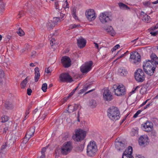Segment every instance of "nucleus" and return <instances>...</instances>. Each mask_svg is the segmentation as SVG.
<instances>
[{"mask_svg": "<svg viewBox=\"0 0 158 158\" xmlns=\"http://www.w3.org/2000/svg\"><path fill=\"white\" fill-rule=\"evenodd\" d=\"M130 59L133 60L135 64H138L141 61V56L137 52H133L131 53Z\"/></svg>", "mask_w": 158, "mask_h": 158, "instance_id": "8", "label": "nucleus"}, {"mask_svg": "<svg viewBox=\"0 0 158 158\" xmlns=\"http://www.w3.org/2000/svg\"><path fill=\"white\" fill-rule=\"evenodd\" d=\"M124 152H126L127 153V154H130L132 155L133 152L132 148L131 146H129L128 147V148L126 149Z\"/></svg>", "mask_w": 158, "mask_h": 158, "instance_id": "33", "label": "nucleus"}, {"mask_svg": "<svg viewBox=\"0 0 158 158\" xmlns=\"http://www.w3.org/2000/svg\"><path fill=\"white\" fill-rule=\"evenodd\" d=\"M151 59V60H148V61L152 63V64L154 65L158 64V57L154 53H152L150 56Z\"/></svg>", "mask_w": 158, "mask_h": 158, "instance_id": "20", "label": "nucleus"}, {"mask_svg": "<svg viewBox=\"0 0 158 158\" xmlns=\"http://www.w3.org/2000/svg\"><path fill=\"white\" fill-rule=\"evenodd\" d=\"M143 5L145 6L149 7L151 5V3L149 1L145 2H143Z\"/></svg>", "mask_w": 158, "mask_h": 158, "instance_id": "43", "label": "nucleus"}, {"mask_svg": "<svg viewBox=\"0 0 158 158\" xmlns=\"http://www.w3.org/2000/svg\"><path fill=\"white\" fill-rule=\"evenodd\" d=\"M31 92L32 90L31 89L28 88L27 89V94L28 95H31Z\"/></svg>", "mask_w": 158, "mask_h": 158, "instance_id": "57", "label": "nucleus"}, {"mask_svg": "<svg viewBox=\"0 0 158 158\" xmlns=\"http://www.w3.org/2000/svg\"><path fill=\"white\" fill-rule=\"evenodd\" d=\"M5 106L6 108L7 109H11L12 107L11 103L9 101H6L5 104Z\"/></svg>", "mask_w": 158, "mask_h": 158, "instance_id": "29", "label": "nucleus"}, {"mask_svg": "<svg viewBox=\"0 0 158 158\" xmlns=\"http://www.w3.org/2000/svg\"><path fill=\"white\" fill-rule=\"evenodd\" d=\"M60 22V18L59 17H54L53 19V23L55 25L57 24V23Z\"/></svg>", "mask_w": 158, "mask_h": 158, "instance_id": "34", "label": "nucleus"}, {"mask_svg": "<svg viewBox=\"0 0 158 158\" xmlns=\"http://www.w3.org/2000/svg\"><path fill=\"white\" fill-rule=\"evenodd\" d=\"M51 68H50V67H48L47 69H46L45 70V72H46L47 73H51Z\"/></svg>", "mask_w": 158, "mask_h": 158, "instance_id": "55", "label": "nucleus"}, {"mask_svg": "<svg viewBox=\"0 0 158 158\" xmlns=\"http://www.w3.org/2000/svg\"><path fill=\"white\" fill-rule=\"evenodd\" d=\"M35 70V82L38 81L40 77V70L38 67H36L34 69Z\"/></svg>", "mask_w": 158, "mask_h": 158, "instance_id": "22", "label": "nucleus"}, {"mask_svg": "<svg viewBox=\"0 0 158 158\" xmlns=\"http://www.w3.org/2000/svg\"><path fill=\"white\" fill-rule=\"evenodd\" d=\"M94 44H95V47L98 49V51H99V48L98 44L95 42H94Z\"/></svg>", "mask_w": 158, "mask_h": 158, "instance_id": "60", "label": "nucleus"}, {"mask_svg": "<svg viewBox=\"0 0 158 158\" xmlns=\"http://www.w3.org/2000/svg\"><path fill=\"white\" fill-rule=\"evenodd\" d=\"M61 62L63 66L67 68L69 67L71 64V61L70 58L67 56H64L62 57Z\"/></svg>", "mask_w": 158, "mask_h": 158, "instance_id": "15", "label": "nucleus"}, {"mask_svg": "<svg viewBox=\"0 0 158 158\" xmlns=\"http://www.w3.org/2000/svg\"><path fill=\"white\" fill-rule=\"evenodd\" d=\"M7 146V142H6L4 143L0 149V153H3L5 151V149H6V147Z\"/></svg>", "mask_w": 158, "mask_h": 158, "instance_id": "28", "label": "nucleus"}, {"mask_svg": "<svg viewBox=\"0 0 158 158\" xmlns=\"http://www.w3.org/2000/svg\"><path fill=\"white\" fill-rule=\"evenodd\" d=\"M80 26V25L78 24H72L70 25V27L71 29H73L78 27Z\"/></svg>", "mask_w": 158, "mask_h": 158, "instance_id": "49", "label": "nucleus"}, {"mask_svg": "<svg viewBox=\"0 0 158 158\" xmlns=\"http://www.w3.org/2000/svg\"><path fill=\"white\" fill-rule=\"evenodd\" d=\"M55 26V25L53 23V22H48L47 23V27L48 29H52Z\"/></svg>", "mask_w": 158, "mask_h": 158, "instance_id": "31", "label": "nucleus"}, {"mask_svg": "<svg viewBox=\"0 0 158 158\" xmlns=\"http://www.w3.org/2000/svg\"><path fill=\"white\" fill-rule=\"evenodd\" d=\"M4 73L3 70L0 69V84L2 83V78L4 77Z\"/></svg>", "mask_w": 158, "mask_h": 158, "instance_id": "32", "label": "nucleus"}, {"mask_svg": "<svg viewBox=\"0 0 158 158\" xmlns=\"http://www.w3.org/2000/svg\"><path fill=\"white\" fill-rule=\"evenodd\" d=\"M120 47V45L118 44L115 46L111 50L112 52L115 51L117 49Z\"/></svg>", "mask_w": 158, "mask_h": 158, "instance_id": "44", "label": "nucleus"}, {"mask_svg": "<svg viewBox=\"0 0 158 158\" xmlns=\"http://www.w3.org/2000/svg\"><path fill=\"white\" fill-rule=\"evenodd\" d=\"M107 112L108 117L112 120H116L120 117L119 110L116 107L112 106L110 108Z\"/></svg>", "mask_w": 158, "mask_h": 158, "instance_id": "1", "label": "nucleus"}, {"mask_svg": "<svg viewBox=\"0 0 158 158\" xmlns=\"http://www.w3.org/2000/svg\"><path fill=\"white\" fill-rule=\"evenodd\" d=\"M142 125L145 129V131L147 132L151 131L153 127V124L150 121H147L144 124H142Z\"/></svg>", "mask_w": 158, "mask_h": 158, "instance_id": "17", "label": "nucleus"}, {"mask_svg": "<svg viewBox=\"0 0 158 158\" xmlns=\"http://www.w3.org/2000/svg\"><path fill=\"white\" fill-rule=\"evenodd\" d=\"M31 107V106H29L26 112L25 115H27L29 113L30 111H29V110Z\"/></svg>", "mask_w": 158, "mask_h": 158, "instance_id": "53", "label": "nucleus"}, {"mask_svg": "<svg viewBox=\"0 0 158 158\" xmlns=\"http://www.w3.org/2000/svg\"><path fill=\"white\" fill-rule=\"evenodd\" d=\"M118 5L120 8L122 9L130 10V8L126 4L122 3L119 2L118 3Z\"/></svg>", "mask_w": 158, "mask_h": 158, "instance_id": "24", "label": "nucleus"}, {"mask_svg": "<svg viewBox=\"0 0 158 158\" xmlns=\"http://www.w3.org/2000/svg\"><path fill=\"white\" fill-rule=\"evenodd\" d=\"M88 87V86H85V87H84L78 93V94H82L84 93L87 89Z\"/></svg>", "mask_w": 158, "mask_h": 158, "instance_id": "40", "label": "nucleus"}, {"mask_svg": "<svg viewBox=\"0 0 158 158\" xmlns=\"http://www.w3.org/2000/svg\"><path fill=\"white\" fill-rule=\"evenodd\" d=\"M60 79L61 82H71L73 80L71 77L68 73H62L60 74Z\"/></svg>", "mask_w": 158, "mask_h": 158, "instance_id": "10", "label": "nucleus"}, {"mask_svg": "<svg viewBox=\"0 0 158 158\" xmlns=\"http://www.w3.org/2000/svg\"><path fill=\"white\" fill-rule=\"evenodd\" d=\"M47 88V83H44L42 84L41 89L44 92H45L46 91Z\"/></svg>", "mask_w": 158, "mask_h": 158, "instance_id": "38", "label": "nucleus"}, {"mask_svg": "<svg viewBox=\"0 0 158 158\" xmlns=\"http://www.w3.org/2000/svg\"><path fill=\"white\" fill-rule=\"evenodd\" d=\"M73 108L71 111H69V112L72 113L76 111L78 109L79 106L78 104H75L74 106H73Z\"/></svg>", "mask_w": 158, "mask_h": 158, "instance_id": "37", "label": "nucleus"}, {"mask_svg": "<svg viewBox=\"0 0 158 158\" xmlns=\"http://www.w3.org/2000/svg\"><path fill=\"white\" fill-rule=\"evenodd\" d=\"M118 73L121 76L126 75L127 73V71L125 69H119L118 70Z\"/></svg>", "mask_w": 158, "mask_h": 158, "instance_id": "26", "label": "nucleus"}, {"mask_svg": "<svg viewBox=\"0 0 158 158\" xmlns=\"http://www.w3.org/2000/svg\"><path fill=\"white\" fill-rule=\"evenodd\" d=\"M23 12L21 11L19 12L18 15V18H20L23 15Z\"/></svg>", "mask_w": 158, "mask_h": 158, "instance_id": "59", "label": "nucleus"}, {"mask_svg": "<svg viewBox=\"0 0 158 158\" xmlns=\"http://www.w3.org/2000/svg\"><path fill=\"white\" fill-rule=\"evenodd\" d=\"M72 149L71 142H68L67 143L64 144L63 146L61 148V153L63 155H66L70 152Z\"/></svg>", "mask_w": 158, "mask_h": 158, "instance_id": "7", "label": "nucleus"}, {"mask_svg": "<svg viewBox=\"0 0 158 158\" xmlns=\"http://www.w3.org/2000/svg\"><path fill=\"white\" fill-rule=\"evenodd\" d=\"M139 18L141 19L143 21L147 23H149L150 21V17L143 11H141L139 15Z\"/></svg>", "mask_w": 158, "mask_h": 158, "instance_id": "18", "label": "nucleus"}, {"mask_svg": "<svg viewBox=\"0 0 158 158\" xmlns=\"http://www.w3.org/2000/svg\"><path fill=\"white\" fill-rule=\"evenodd\" d=\"M27 82V81L26 79H24L21 83L20 84V85L21 87V88L23 89L24 88Z\"/></svg>", "mask_w": 158, "mask_h": 158, "instance_id": "36", "label": "nucleus"}, {"mask_svg": "<svg viewBox=\"0 0 158 158\" xmlns=\"http://www.w3.org/2000/svg\"><path fill=\"white\" fill-rule=\"evenodd\" d=\"M116 88L114 89L115 94L117 96H121L124 95L125 94L126 90L125 87L123 85L115 86Z\"/></svg>", "mask_w": 158, "mask_h": 158, "instance_id": "9", "label": "nucleus"}, {"mask_svg": "<svg viewBox=\"0 0 158 158\" xmlns=\"http://www.w3.org/2000/svg\"><path fill=\"white\" fill-rule=\"evenodd\" d=\"M9 119L8 117L7 116H4L2 117V122L4 123L7 121Z\"/></svg>", "mask_w": 158, "mask_h": 158, "instance_id": "41", "label": "nucleus"}, {"mask_svg": "<svg viewBox=\"0 0 158 158\" xmlns=\"http://www.w3.org/2000/svg\"><path fill=\"white\" fill-rule=\"evenodd\" d=\"M35 132V129L34 127H31L27 131L25 138L23 139V143H26L29 139L33 136Z\"/></svg>", "mask_w": 158, "mask_h": 158, "instance_id": "14", "label": "nucleus"}, {"mask_svg": "<svg viewBox=\"0 0 158 158\" xmlns=\"http://www.w3.org/2000/svg\"><path fill=\"white\" fill-rule=\"evenodd\" d=\"M145 63L144 62V64L143 67L145 72L148 75L150 76L152 75L154 72L155 69L156 67V65L152 64L150 61L146 60Z\"/></svg>", "mask_w": 158, "mask_h": 158, "instance_id": "3", "label": "nucleus"}, {"mask_svg": "<svg viewBox=\"0 0 158 158\" xmlns=\"http://www.w3.org/2000/svg\"><path fill=\"white\" fill-rule=\"evenodd\" d=\"M150 131L149 134L152 137L154 138L156 136L157 133L155 131L152 129Z\"/></svg>", "mask_w": 158, "mask_h": 158, "instance_id": "35", "label": "nucleus"}, {"mask_svg": "<svg viewBox=\"0 0 158 158\" xmlns=\"http://www.w3.org/2000/svg\"><path fill=\"white\" fill-rule=\"evenodd\" d=\"M97 105L96 101L94 100H91L89 101V105L92 108H95Z\"/></svg>", "mask_w": 158, "mask_h": 158, "instance_id": "25", "label": "nucleus"}, {"mask_svg": "<svg viewBox=\"0 0 158 158\" xmlns=\"http://www.w3.org/2000/svg\"><path fill=\"white\" fill-rule=\"evenodd\" d=\"M5 5L2 2L0 4V9H1V11H2L4 10Z\"/></svg>", "mask_w": 158, "mask_h": 158, "instance_id": "52", "label": "nucleus"}, {"mask_svg": "<svg viewBox=\"0 0 158 158\" xmlns=\"http://www.w3.org/2000/svg\"><path fill=\"white\" fill-rule=\"evenodd\" d=\"M85 14L88 19L89 21L94 20L96 17V14L93 9L88 10L86 12Z\"/></svg>", "mask_w": 158, "mask_h": 158, "instance_id": "12", "label": "nucleus"}, {"mask_svg": "<svg viewBox=\"0 0 158 158\" xmlns=\"http://www.w3.org/2000/svg\"><path fill=\"white\" fill-rule=\"evenodd\" d=\"M105 30L110 35L113 36L115 35V32L112 27L108 26L106 28H105Z\"/></svg>", "mask_w": 158, "mask_h": 158, "instance_id": "23", "label": "nucleus"}, {"mask_svg": "<svg viewBox=\"0 0 158 158\" xmlns=\"http://www.w3.org/2000/svg\"><path fill=\"white\" fill-rule=\"evenodd\" d=\"M103 97L105 101H110L113 99V97L111 92L107 89H105L104 90Z\"/></svg>", "mask_w": 158, "mask_h": 158, "instance_id": "16", "label": "nucleus"}, {"mask_svg": "<svg viewBox=\"0 0 158 158\" xmlns=\"http://www.w3.org/2000/svg\"><path fill=\"white\" fill-rule=\"evenodd\" d=\"M73 106L71 105H69V106L68 107L67 109V111L69 113H71L69 112V111H71V110H73Z\"/></svg>", "mask_w": 158, "mask_h": 158, "instance_id": "47", "label": "nucleus"}, {"mask_svg": "<svg viewBox=\"0 0 158 158\" xmlns=\"http://www.w3.org/2000/svg\"><path fill=\"white\" fill-rule=\"evenodd\" d=\"M150 33L153 36H156L158 32L157 31L155 32L152 31L150 32Z\"/></svg>", "mask_w": 158, "mask_h": 158, "instance_id": "56", "label": "nucleus"}, {"mask_svg": "<svg viewBox=\"0 0 158 158\" xmlns=\"http://www.w3.org/2000/svg\"><path fill=\"white\" fill-rule=\"evenodd\" d=\"M126 54V52H125L124 54H122L121 56L118 57L117 58V60H118V59H119L120 58H121L123 56H125Z\"/></svg>", "mask_w": 158, "mask_h": 158, "instance_id": "62", "label": "nucleus"}, {"mask_svg": "<svg viewBox=\"0 0 158 158\" xmlns=\"http://www.w3.org/2000/svg\"><path fill=\"white\" fill-rule=\"evenodd\" d=\"M8 127H6L4 128L3 131V133H6V131L8 130Z\"/></svg>", "mask_w": 158, "mask_h": 158, "instance_id": "61", "label": "nucleus"}, {"mask_svg": "<svg viewBox=\"0 0 158 158\" xmlns=\"http://www.w3.org/2000/svg\"><path fill=\"white\" fill-rule=\"evenodd\" d=\"M41 156L39 158H45V154H41Z\"/></svg>", "mask_w": 158, "mask_h": 158, "instance_id": "64", "label": "nucleus"}, {"mask_svg": "<svg viewBox=\"0 0 158 158\" xmlns=\"http://www.w3.org/2000/svg\"><path fill=\"white\" fill-rule=\"evenodd\" d=\"M115 148L118 151L123 150L125 148L124 144L122 142L119 141L116 139L115 141Z\"/></svg>", "mask_w": 158, "mask_h": 158, "instance_id": "19", "label": "nucleus"}, {"mask_svg": "<svg viewBox=\"0 0 158 158\" xmlns=\"http://www.w3.org/2000/svg\"><path fill=\"white\" fill-rule=\"evenodd\" d=\"M149 100V99H147L145 101L143 102L142 104H141L140 105V106H142L144 105L148 102V101Z\"/></svg>", "mask_w": 158, "mask_h": 158, "instance_id": "63", "label": "nucleus"}, {"mask_svg": "<svg viewBox=\"0 0 158 158\" xmlns=\"http://www.w3.org/2000/svg\"><path fill=\"white\" fill-rule=\"evenodd\" d=\"M111 17L110 12L106 11L100 13L99 18L102 23L105 24L112 20Z\"/></svg>", "mask_w": 158, "mask_h": 158, "instance_id": "4", "label": "nucleus"}, {"mask_svg": "<svg viewBox=\"0 0 158 158\" xmlns=\"http://www.w3.org/2000/svg\"><path fill=\"white\" fill-rule=\"evenodd\" d=\"M30 46L27 44H25L24 46V48L22 49L21 52L22 53L24 52L26 50L29 51L30 50Z\"/></svg>", "mask_w": 158, "mask_h": 158, "instance_id": "30", "label": "nucleus"}, {"mask_svg": "<svg viewBox=\"0 0 158 158\" xmlns=\"http://www.w3.org/2000/svg\"><path fill=\"white\" fill-rule=\"evenodd\" d=\"M17 33L19 35L22 36L24 35V33L23 31L20 28L19 30L17 31Z\"/></svg>", "mask_w": 158, "mask_h": 158, "instance_id": "39", "label": "nucleus"}, {"mask_svg": "<svg viewBox=\"0 0 158 158\" xmlns=\"http://www.w3.org/2000/svg\"><path fill=\"white\" fill-rule=\"evenodd\" d=\"M133 157L132 155L130 154H127L126 152H124L122 157V158H132Z\"/></svg>", "mask_w": 158, "mask_h": 158, "instance_id": "27", "label": "nucleus"}, {"mask_svg": "<svg viewBox=\"0 0 158 158\" xmlns=\"http://www.w3.org/2000/svg\"><path fill=\"white\" fill-rule=\"evenodd\" d=\"M97 150L96 143L94 141H90L87 146V154L89 156L93 157L95 155Z\"/></svg>", "mask_w": 158, "mask_h": 158, "instance_id": "2", "label": "nucleus"}, {"mask_svg": "<svg viewBox=\"0 0 158 158\" xmlns=\"http://www.w3.org/2000/svg\"><path fill=\"white\" fill-rule=\"evenodd\" d=\"M142 110H138L134 115L133 117L134 118H136L138 116V115L140 113L142 112Z\"/></svg>", "mask_w": 158, "mask_h": 158, "instance_id": "48", "label": "nucleus"}, {"mask_svg": "<svg viewBox=\"0 0 158 158\" xmlns=\"http://www.w3.org/2000/svg\"><path fill=\"white\" fill-rule=\"evenodd\" d=\"M138 133V129L137 128H136V129H133L132 131V134H133V135H137Z\"/></svg>", "mask_w": 158, "mask_h": 158, "instance_id": "42", "label": "nucleus"}, {"mask_svg": "<svg viewBox=\"0 0 158 158\" xmlns=\"http://www.w3.org/2000/svg\"><path fill=\"white\" fill-rule=\"evenodd\" d=\"M135 77L136 81L138 82H142L145 80V76L142 70L139 69L135 73Z\"/></svg>", "mask_w": 158, "mask_h": 158, "instance_id": "6", "label": "nucleus"}, {"mask_svg": "<svg viewBox=\"0 0 158 158\" xmlns=\"http://www.w3.org/2000/svg\"><path fill=\"white\" fill-rule=\"evenodd\" d=\"M140 88V86H138L137 87H136L134 89V90H132L131 93L132 94L134 93H135V91L139 88Z\"/></svg>", "mask_w": 158, "mask_h": 158, "instance_id": "58", "label": "nucleus"}, {"mask_svg": "<svg viewBox=\"0 0 158 158\" xmlns=\"http://www.w3.org/2000/svg\"><path fill=\"white\" fill-rule=\"evenodd\" d=\"M55 40L54 39L52 38L50 40V44L52 46L53 45L55 44Z\"/></svg>", "mask_w": 158, "mask_h": 158, "instance_id": "54", "label": "nucleus"}, {"mask_svg": "<svg viewBox=\"0 0 158 158\" xmlns=\"http://www.w3.org/2000/svg\"><path fill=\"white\" fill-rule=\"evenodd\" d=\"M84 145L83 144H81L78 147V150L81 152L83 151L84 149Z\"/></svg>", "mask_w": 158, "mask_h": 158, "instance_id": "45", "label": "nucleus"}, {"mask_svg": "<svg viewBox=\"0 0 158 158\" xmlns=\"http://www.w3.org/2000/svg\"><path fill=\"white\" fill-rule=\"evenodd\" d=\"M149 142V139L147 135H144L141 136L139 139V145L143 147H145Z\"/></svg>", "mask_w": 158, "mask_h": 158, "instance_id": "13", "label": "nucleus"}, {"mask_svg": "<svg viewBox=\"0 0 158 158\" xmlns=\"http://www.w3.org/2000/svg\"><path fill=\"white\" fill-rule=\"evenodd\" d=\"M92 64L93 62L92 61L85 63L84 64L82 65L80 67L81 72L83 73H87L91 70Z\"/></svg>", "mask_w": 158, "mask_h": 158, "instance_id": "11", "label": "nucleus"}, {"mask_svg": "<svg viewBox=\"0 0 158 158\" xmlns=\"http://www.w3.org/2000/svg\"><path fill=\"white\" fill-rule=\"evenodd\" d=\"M59 3H58V2L57 1H56L55 2V8L56 9H58V10H60L59 7Z\"/></svg>", "mask_w": 158, "mask_h": 158, "instance_id": "51", "label": "nucleus"}, {"mask_svg": "<svg viewBox=\"0 0 158 158\" xmlns=\"http://www.w3.org/2000/svg\"><path fill=\"white\" fill-rule=\"evenodd\" d=\"M48 148V147L43 148L41 151V154H45V152H46V150Z\"/></svg>", "mask_w": 158, "mask_h": 158, "instance_id": "50", "label": "nucleus"}, {"mask_svg": "<svg viewBox=\"0 0 158 158\" xmlns=\"http://www.w3.org/2000/svg\"><path fill=\"white\" fill-rule=\"evenodd\" d=\"M64 5H63V7H64V8H69V4H68V2L67 1V0H66L64 2Z\"/></svg>", "mask_w": 158, "mask_h": 158, "instance_id": "46", "label": "nucleus"}, {"mask_svg": "<svg viewBox=\"0 0 158 158\" xmlns=\"http://www.w3.org/2000/svg\"><path fill=\"white\" fill-rule=\"evenodd\" d=\"M86 136V132L83 130L79 129L76 131L75 135L73 137V139L77 141L83 140Z\"/></svg>", "mask_w": 158, "mask_h": 158, "instance_id": "5", "label": "nucleus"}, {"mask_svg": "<svg viewBox=\"0 0 158 158\" xmlns=\"http://www.w3.org/2000/svg\"><path fill=\"white\" fill-rule=\"evenodd\" d=\"M77 45L79 47L82 48L84 47L86 44V41L82 37H81L77 40Z\"/></svg>", "mask_w": 158, "mask_h": 158, "instance_id": "21", "label": "nucleus"}]
</instances>
